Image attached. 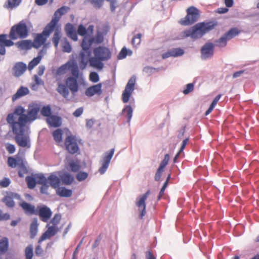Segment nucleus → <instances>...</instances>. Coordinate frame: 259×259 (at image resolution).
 I'll use <instances>...</instances> for the list:
<instances>
[{
  "instance_id": "1",
  "label": "nucleus",
  "mask_w": 259,
  "mask_h": 259,
  "mask_svg": "<svg viewBox=\"0 0 259 259\" xmlns=\"http://www.w3.org/2000/svg\"><path fill=\"white\" fill-rule=\"evenodd\" d=\"M79 76V69L78 70L73 69L71 75L65 79V83H58L57 92L67 101H75V96L79 90V84L77 81Z\"/></svg>"
},
{
  "instance_id": "2",
  "label": "nucleus",
  "mask_w": 259,
  "mask_h": 259,
  "mask_svg": "<svg viewBox=\"0 0 259 259\" xmlns=\"http://www.w3.org/2000/svg\"><path fill=\"white\" fill-rule=\"evenodd\" d=\"M217 24L214 21L198 23L190 29L185 30L183 32L184 36L190 37L193 39L201 38L206 33L214 29Z\"/></svg>"
},
{
  "instance_id": "3",
  "label": "nucleus",
  "mask_w": 259,
  "mask_h": 259,
  "mask_svg": "<svg viewBox=\"0 0 259 259\" xmlns=\"http://www.w3.org/2000/svg\"><path fill=\"white\" fill-rule=\"evenodd\" d=\"M94 57L90 58V65L99 70H101L104 67L103 61H107L111 58V53L110 50L103 46H99L93 50Z\"/></svg>"
},
{
  "instance_id": "4",
  "label": "nucleus",
  "mask_w": 259,
  "mask_h": 259,
  "mask_svg": "<svg viewBox=\"0 0 259 259\" xmlns=\"http://www.w3.org/2000/svg\"><path fill=\"white\" fill-rule=\"evenodd\" d=\"M28 35V29L24 20L13 25L10 30L9 37L12 40L26 38Z\"/></svg>"
},
{
  "instance_id": "5",
  "label": "nucleus",
  "mask_w": 259,
  "mask_h": 259,
  "mask_svg": "<svg viewBox=\"0 0 259 259\" xmlns=\"http://www.w3.org/2000/svg\"><path fill=\"white\" fill-rule=\"evenodd\" d=\"M17 117L12 114H9L7 116V121L12 125L13 131L22 130L25 131V126L28 121H29V118L26 114H22L19 116L18 120L15 119Z\"/></svg>"
},
{
  "instance_id": "6",
  "label": "nucleus",
  "mask_w": 259,
  "mask_h": 259,
  "mask_svg": "<svg viewBox=\"0 0 259 259\" xmlns=\"http://www.w3.org/2000/svg\"><path fill=\"white\" fill-rule=\"evenodd\" d=\"M80 46L81 50L79 53L77 59L80 69L83 70L86 68L89 62L90 56L92 55V50L85 44L84 40L82 41Z\"/></svg>"
},
{
  "instance_id": "7",
  "label": "nucleus",
  "mask_w": 259,
  "mask_h": 259,
  "mask_svg": "<svg viewBox=\"0 0 259 259\" xmlns=\"http://www.w3.org/2000/svg\"><path fill=\"white\" fill-rule=\"evenodd\" d=\"M54 30V28L48 24L41 33L36 34L32 42L33 47L38 49L42 45H44L48 37Z\"/></svg>"
},
{
  "instance_id": "8",
  "label": "nucleus",
  "mask_w": 259,
  "mask_h": 259,
  "mask_svg": "<svg viewBox=\"0 0 259 259\" xmlns=\"http://www.w3.org/2000/svg\"><path fill=\"white\" fill-rule=\"evenodd\" d=\"M187 16L180 21V23L182 25H191L197 21L199 17L198 10L193 6L187 9Z\"/></svg>"
},
{
  "instance_id": "9",
  "label": "nucleus",
  "mask_w": 259,
  "mask_h": 259,
  "mask_svg": "<svg viewBox=\"0 0 259 259\" xmlns=\"http://www.w3.org/2000/svg\"><path fill=\"white\" fill-rule=\"evenodd\" d=\"M136 82V76L133 75L128 80L125 85V89L121 96L122 101L124 103H127L135 90V86Z\"/></svg>"
},
{
  "instance_id": "10",
  "label": "nucleus",
  "mask_w": 259,
  "mask_h": 259,
  "mask_svg": "<svg viewBox=\"0 0 259 259\" xmlns=\"http://www.w3.org/2000/svg\"><path fill=\"white\" fill-rule=\"evenodd\" d=\"M15 135V139L17 144L23 148H29L31 146L30 138L24 134L25 131H13Z\"/></svg>"
},
{
  "instance_id": "11",
  "label": "nucleus",
  "mask_w": 259,
  "mask_h": 259,
  "mask_svg": "<svg viewBox=\"0 0 259 259\" xmlns=\"http://www.w3.org/2000/svg\"><path fill=\"white\" fill-rule=\"evenodd\" d=\"M215 45L212 42H206L200 49L201 58L202 60L211 59L214 55Z\"/></svg>"
},
{
  "instance_id": "12",
  "label": "nucleus",
  "mask_w": 259,
  "mask_h": 259,
  "mask_svg": "<svg viewBox=\"0 0 259 259\" xmlns=\"http://www.w3.org/2000/svg\"><path fill=\"white\" fill-rule=\"evenodd\" d=\"M44 222H47L52 215V211L47 205L44 204L38 205L36 207V213Z\"/></svg>"
},
{
  "instance_id": "13",
  "label": "nucleus",
  "mask_w": 259,
  "mask_h": 259,
  "mask_svg": "<svg viewBox=\"0 0 259 259\" xmlns=\"http://www.w3.org/2000/svg\"><path fill=\"white\" fill-rule=\"evenodd\" d=\"M114 151V148H112L109 151H107L105 153L104 155L101 160L102 165L99 169V172L101 175H103L106 171L113 156Z\"/></svg>"
},
{
  "instance_id": "14",
  "label": "nucleus",
  "mask_w": 259,
  "mask_h": 259,
  "mask_svg": "<svg viewBox=\"0 0 259 259\" xmlns=\"http://www.w3.org/2000/svg\"><path fill=\"white\" fill-rule=\"evenodd\" d=\"M78 66L75 61H68L58 68L56 70V74L58 75H63L66 73L67 70H70L72 74L73 69L78 70Z\"/></svg>"
},
{
  "instance_id": "15",
  "label": "nucleus",
  "mask_w": 259,
  "mask_h": 259,
  "mask_svg": "<svg viewBox=\"0 0 259 259\" xmlns=\"http://www.w3.org/2000/svg\"><path fill=\"white\" fill-rule=\"evenodd\" d=\"M65 146L67 151L71 154L76 153L79 150L76 139L72 136H68L65 140Z\"/></svg>"
},
{
  "instance_id": "16",
  "label": "nucleus",
  "mask_w": 259,
  "mask_h": 259,
  "mask_svg": "<svg viewBox=\"0 0 259 259\" xmlns=\"http://www.w3.org/2000/svg\"><path fill=\"white\" fill-rule=\"evenodd\" d=\"M85 41V44L90 48L93 44L99 45L104 41V36L101 32L98 31L94 37L85 36L82 41Z\"/></svg>"
},
{
  "instance_id": "17",
  "label": "nucleus",
  "mask_w": 259,
  "mask_h": 259,
  "mask_svg": "<svg viewBox=\"0 0 259 259\" xmlns=\"http://www.w3.org/2000/svg\"><path fill=\"white\" fill-rule=\"evenodd\" d=\"M69 9L70 8L67 6H62L57 9L55 11L52 20L48 23V24L55 29L57 23L60 20V18L62 16L66 14Z\"/></svg>"
},
{
  "instance_id": "18",
  "label": "nucleus",
  "mask_w": 259,
  "mask_h": 259,
  "mask_svg": "<svg viewBox=\"0 0 259 259\" xmlns=\"http://www.w3.org/2000/svg\"><path fill=\"white\" fill-rule=\"evenodd\" d=\"M14 199L22 200L21 196L18 193L9 192L7 193V195L3 198L2 202L9 208H13L15 203Z\"/></svg>"
},
{
  "instance_id": "19",
  "label": "nucleus",
  "mask_w": 259,
  "mask_h": 259,
  "mask_svg": "<svg viewBox=\"0 0 259 259\" xmlns=\"http://www.w3.org/2000/svg\"><path fill=\"white\" fill-rule=\"evenodd\" d=\"M150 193V190H148L144 194H143L139 200L136 202V205L138 207L139 212V218L142 219L146 213V203L145 201Z\"/></svg>"
},
{
  "instance_id": "20",
  "label": "nucleus",
  "mask_w": 259,
  "mask_h": 259,
  "mask_svg": "<svg viewBox=\"0 0 259 259\" xmlns=\"http://www.w3.org/2000/svg\"><path fill=\"white\" fill-rule=\"evenodd\" d=\"M27 66L23 62H16L13 66L12 71V74L15 77H19L26 71Z\"/></svg>"
},
{
  "instance_id": "21",
  "label": "nucleus",
  "mask_w": 259,
  "mask_h": 259,
  "mask_svg": "<svg viewBox=\"0 0 259 259\" xmlns=\"http://www.w3.org/2000/svg\"><path fill=\"white\" fill-rule=\"evenodd\" d=\"M40 106L38 104L33 103L29 105L27 115L29 118V121H33L37 118Z\"/></svg>"
},
{
  "instance_id": "22",
  "label": "nucleus",
  "mask_w": 259,
  "mask_h": 259,
  "mask_svg": "<svg viewBox=\"0 0 259 259\" xmlns=\"http://www.w3.org/2000/svg\"><path fill=\"white\" fill-rule=\"evenodd\" d=\"M19 206L22 208L24 213L27 215H35L36 207L29 203L22 201L19 203Z\"/></svg>"
},
{
  "instance_id": "23",
  "label": "nucleus",
  "mask_w": 259,
  "mask_h": 259,
  "mask_svg": "<svg viewBox=\"0 0 259 259\" xmlns=\"http://www.w3.org/2000/svg\"><path fill=\"white\" fill-rule=\"evenodd\" d=\"M58 231V229L57 227H55L54 226H49L47 230L39 238L38 242L40 243L43 241L47 239L50 238V237L55 236L56 233Z\"/></svg>"
},
{
  "instance_id": "24",
  "label": "nucleus",
  "mask_w": 259,
  "mask_h": 259,
  "mask_svg": "<svg viewBox=\"0 0 259 259\" xmlns=\"http://www.w3.org/2000/svg\"><path fill=\"white\" fill-rule=\"evenodd\" d=\"M64 30L68 37L74 41L78 40L77 33L72 24L70 23H67L65 26Z\"/></svg>"
},
{
  "instance_id": "25",
  "label": "nucleus",
  "mask_w": 259,
  "mask_h": 259,
  "mask_svg": "<svg viewBox=\"0 0 259 259\" xmlns=\"http://www.w3.org/2000/svg\"><path fill=\"white\" fill-rule=\"evenodd\" d=\"M102 93L101 83H98L89 87L85 92V95L88 97H92L95 94L100 95Z\"/></svg>"
},
{
  "instance_id": "26",
  "label": "nucleus",
  "mask_w": 259,
  "mask_h": 259,
  "mask_svg": "<svg viewBox=\"0 0 259 259\" xmlns=\"http://www.w3.org/2000/svg\"><path fill=\"white\" fill-rule=\"evenodd\" d=\"M47 123L51 127H58L62 124V118L57 115H51L47 118Z\"/></svg>"
},
{
  "instance_id": "27",
  "label": "nucleus",
  "mask_w": 259,
  "mask_h": 259,
  "mask_svg": "<svg viewBox=\"0 0 259 259\" xmlns=\"http://www.w3.org/2000/svg\"><path fill=\"white\" fill-rule=\"evenodd\" d=\"M29 90L27 87L21 86L16 93L13 95L12 100L13 102H15L17 100L29 94Z\"/></svg>"
},
{
  "instance_id": "28",
  "label": "nucleus",
  "mask_w": 259,
  "mask_h": 259,
  "mask_svg": "<svg viewBox=\"0 0 259 259\" xmlns=\"http://www.w3.org/2000/svg\"><path fill=\"white\" fill-rule=\"evenodd\" d=\"M22 0H7L3 5L4 8L8 10H13L18 7Z\"/></svg>"
},
{
  "instance_id": "29",
  "label": "nucleus",
  "mask_w": 259,
  "mask_h": 259,
  "mask_svg": "<svg viewBox=\"0 0 259 259\" xmlns=\"http://www.w3.org/2000/svg\"><path fill=\"white\" fill-rule=\"evenodd\" d=\"M47 182L50 186L54 189L58 188L60 184V179L54 173L51 175L47 178Z\"/></svg>"
},
{
  "instance_id": "30",
  "label": "nucleus",
  "mask_w": 259,
  "mask_h": 259,
  "mask_svg": "<svg viewBox=\"0 0 259 259\" xmlns=\"http://www.w3.org/2000/svg\"><path fill=\"white\" fill-rule=\"evenodd\" d=\"M17 47L22 50H30L33 47V44L30 40H22L16 43Z\"/></svg>"
},
{
  "instance_id": "31",
  "label": "nucleus",
  "mask_w": 259,
  "mask_h": 259,
  "mask_svg": "<svg viewBox=\"0 0 259 259\" xmlns=\"http://www.w3.org/2000/svg\"><path fill=\"white\" fill-rule=\"evenodd\" d=\"M38 224L37 223V219H33L30 226V234L31 238H34L37 235L38 232Z\"/></svg>"
},
{
  "instance_id": "32",
  "label": "nucleus",
  "mask_w": 259,
  "mask_h": 259,
  "mask_svg": "<svg viewBox=\"0 0 259 259\" xmlns=\"http://www.w3.org/2000/svg\"><path fill=\"white\" fill-rule=\"evenodd\" d=\"M56 194L60 197H69L72 194V191L70 189L65 187H58L56 190Z\"/></svg>"
},
{
  "instance_id": "33",
  "label": "nucleus",
  "mask_w": 259,
  "mask_h": 259,
  "mask_svg": "<svg viewBox=\"0 0 259 259\" xmlns=\"http://www.w3.org/2000/svg\"><path fill=\"white\" fill-rule=\"evenodd\" d=\"M9 240L7 237H3L0 240V255L6 253L9 249Z\"/></svg>"
},
{
  "instance_id": "34",
  "label": "nucleus",
  "mask_w": 259,
  "mask_h": 259,
  "mask_svg": "<svg viewBox=\"0 0 259 259\" xmlns=\"http://www.w3.org/2000/svg\"><path fill=\"white\" fill-rule=\"evenodd\" d=\"M133 109L131 105H125L122 110V114L127 117V122L130 123L133 116Z\"/></svg>"
},
{
  "instance_id": "35",
  "label": "nucleus",
  "mask_w": 259,
  "mask_h": 259,
  "mask_svg": "<svg viewBox=\"0 0 259 259\" xmlns=\"http://www.w3.org/2000/svg\"><path fill=\"white\" fill-rule=\"evenodd\" d=\"M240 33V31L236 27L231 28L228 32L224 34L225 37L228 40L235 37Z\"/></svg>"
},
{
  "instance_id": "36",
  "label": "nucleus",
  "mask_w": 259,
  "mask_h": 259,
  "mask_svg": "<svg viewBox=\"0 0 259 259\" xmlns=\"http://www.w3.org/2000/svg\"><path fill=\"white\" fill-rule=\"evenodd\" d=\"M54 33L52 37V42L56 48L58 47L59 41L61 38V31L58 29H54Z\"/></svg>"
},
{
  "instance_id": "37",
  "label": "nucleus",
  "mask_w": 259,
  "mask_h": 259,
  "mask_svg": "<svg viewBox=\"0 0 259 259\" xmlns=\"http://www.w3.org/2000/svg\"><path fill=\"white\" fill-rule=\"evenodd\" d=\"M61 180L63 184L68 185L72 183L74 178L70 174L65 173L61 176Z\"/></svg>"
},
{
  "instance_id": "38",
  "label": "nucleus",
  "mask_w": 259,
  "mask_h": 259,
  "mask_svg": "<svg viewBox=\"0 0 259 259\" xmlns=\"http://www.w3.org/2000/svg\"><path fill=\"white\" fill-rule=\"evenodd\" d=\"M21 160L22 159L18 156H17L16 158L9 157L8 159V164L10 167L15 168L19 165Z\"/></svg>"
},
{
  "instance_id": "39",
  "label": "nucleus",
  "mask_w": 259,
  "mask_h": 259,
  "mask_svg": "<svg viewBox=\"0 0 259 259\" xmlns=\"http://www.w3.org/2000/svg\"><path fill=\"white\" fill-rule=\"evenodd\" d=\"M27 186L29 189H33L37 184L35 177L32 176H27L25 178Z\"/></svg>"
},
{
  "instance_id": "40",
  "label": "nucleus",
  "mask_w": 259,
  "mask_h": 259,
  "mask_svg": "<svg viewBox=\"0 0 259 259\" xmlns=\"http://www.w3.org/2000/svg\"><path fill=\"white\" fill-rule=\"evenodd\" d=\"M228 41V40L224 34L219 39L214 40V45L219 47H225L227 45Z\"/></svg>"
},
{
  "instance_id": "41",
  "label": "nucleus",
  "mask_w": 259,
  "mask_h": 259,
  "mask_svg": "<svg viewBox=\"0 0 259 259\" xmlns=\"http://www.w3.org/2000/svg\"><path fill=\"white\" fill-rule=\"evenodd\" d=\"M33 250L32 244H29L25 248L24 252L26 259H32L33 255Z\"/></svg>"
},
{
  "instance_id": "42",
  "label": "nucleus",
  "mask_w": 259,
  "mask_h": 259,
  "mask_svg": "<svg viewBox=\"0 0 259 259\" xmlns=\"http://www.w3.org/2000/svg\"><path fill=\"white\" fill-rule=\"evenodd\" d=\"M41 114L42 116L48 118L52 114V109L50 105L44 106L40 110Z\"/></svg>"
},
{
  "instance_id": "43",
  "label": "nucleus",
  "mask_w": 259,
  "mask_h": 259,
  "mask_svg": "<svg viewBox=\"0 0 259 259\" xmlns=\"http://www.w3.org/2000/svg\"><path fill=\"white\" fill-rule=\"evenodd\" d=\"M63 133L61 129L58 128L53 133V136L55 141L57 142H60L62 140Z\"/></svg>"
},
{
  "instance_id": "44",
  "label": "nucleus",
  "mask_w": 259,
  "mask_h": 259,
  "mask_svg": "<svg viewBox=\"0 0 259 259\" xmlns=\"http://www.w3.org/2000/svg\"><path fill=\"white\" fill-rule=\"evenodd\" d=\"M171 57H177L182 56L184 54V51L181 48H172L170 49Z\"/></svg>"
},
{
  "instance_id": "45",
  "label": "nucleus",
  "mask_w": 259,
  "mask_h": 259,
  "mask_svg": "<svg viewBox=\"0 0 259 259\" xmlns=\"http://www.w3.org/2000/svg\"><path fill=\"white\" fill-rule=\"evenodd\" d=\"M104 0H85L84 3L92 4L95 8L100 9L102 6Z\"/></svg>"
},
{
  "instance_id": "46",
  "label": "nucleus",
  "mask_w": 259,
  "mask_h": 259,
  "mask_svg": "<svg viewBox=\"0 0 259 259\" xmlns=\"http://www.w3.org/2000/svg\"><path fill=\"white\" fill-rule=\"evenodd\" d=\"M68 165L72 172H77L80 168L79 163L77 161H74V160L70 161Z\"/></svg>"
},
{
  "instance_id": "47",
  "label": "nucleus",
  "mask_w": 259,
  "mask_h": 259,
  "mask_svg": "<svg viewBox=\"0 0 259 259\" xmlns=\"http://www.w3.org/2000/svg\"><path fill=\"white\" fill-rule=\"evenodd\" d=\"M36 183L38 184L42 185L47 183V178L44 176L43 174H37L35 176Z\"/></svg>"
},
{
  "instance_id": "48",
  "label": "nucleus",
  "mask_w": 259,
  "mask_h": 259,
  "mask_svg": "<svg viewBox=\"0 0 259 259\" xmlns=\"http://www.w3.org/2000/svg\"><path fill=\"white\" fill-rule=\"evenodd\" d=\"M18 166L20 168V169L18 171V176L20 178H23L24 177V174L27 172V170L22 159L20 161V163H19Z\"/></svg>"
},
{
  "instance_id": "49",
  "label": "nucleus",
  "mask_w": 259,
  "mask_h": 259,
  "mask_svg": "<svg viewBox=\"0 0 259 259\" xmlns=\"http://www.w3.org/2000/svg\"><path fill=\"white\" fill-rule=\"evenodd\" d=\"M76 33L79 35L83 36V37L85 36H89L88 34V30L82 24L78 25Z\"/></svg>"
},
{
  "instance_id": "50",
  "label": "nucleus",
  "mask_w": 259,
  "mask_h": 259,
  "mask_svg": "<svg viewBox=\"0 0 259 259\" xmlns=\"http://www.w3.org/2000/svg\"><path fill=\"white\" fill-rule=\"evenodd\" d=\"M39 59V58L35 57L29 62L27 67L29 70H31L39 63L40 61Z\"/></svg>"
},
{
  "instance_id": "51",
  "label": "nucleus",
  "mask_w": 259,
  "mask_h": 259,
  "mask_svg": "<svg viewBox=\"0 0 259 259\" xmlns=\"http://www.w3.org/2000/svg\"><path fill=\"white\" fill-rule=\"evenodd\" d=\"M62 50L64 52L69 53L72 51L71 46L67 39H65L62 46Z\"/></svg>"
},
{
  "instance_id": "52",
  "label": "nucleus",
  "mask_w": 259,
  "mask_h": 259,
  "mask_svg": "<svg viewBox=\"0 0 259 259\" xmlns=\"http://www.w3.org/2000/svg\"><path fill=\"white\" fill-rule=\"evenodd\" d=\"M88 177V174L84 171H79L76 176V178L79 182H82Z\"/></svg>"
},
{
  "instance_id": "53",
  "label": "nucleus",
  "mask_w": 259,
  "mask_h": 259,
  "mask_svg": "<svg viewBox=\"0 0 259 259\" xmlns=\"http://www.w3.org/2000/svg\"><path fill=\"white\" fill-rule=\"evenodd\" d=\"M25 110L24 108L21 106H19L17 107L14 111L13 115H15V117H16V116H20L22 114H25Z\"/></svg>"
},
{
  "instance_id": "54",
  "label": "nucleus",
  "mask_w": 259,
  "mask_h": 259,
  "mask_svg": "<svg viewBox=\"0 0 259 259\" xmlns=\"http://www.w3.org/2000/svg\"><path fill=\"white\" fill-rule=\"evenodd\" d=\"M110 3V9L111 12L114 13L115 9L118 7V4L117 0H106Z\"/></svg>"
},
{
  "instance_id": "55",
  "label": "nucleus",
  "mask_w": 259,
  "mask_h": 259,
  "mask_svg": "<svg viewBox=\"0 0 259 259\" xmlns=\"http://www.w3.org/2000/svg\"><path fill=\"white\" fill-rule=\"evenodd\" d=\"M194 85L193 83H188L186 86V88L183 91V93L184 95H188L191 92H192L194 90Z\"/></svg>"
},
{
  "instance_id": "56",
  "label": "nucleus",
  "mask_w": 259,
  "mask_h": 259,
  "mask_svg": "<svg viewBox=\"0 0 259 259\" xmlns=\"http://www.w3.org/2000/svg\"><path fill=\"white\" fill-rule=\"evenodd\" d=\"M89 77L90 80L94 83L97 82L99 80V76L96 72H91Z\"/></svg>"
},
{
  "instance_id": "57",
  "label": "nucleus",
  "mask_w": 259,
  "mask_h": 259,
  "mask_svg": "<svg viewBox=\"0 0 259 259\" xmlns=\"http://www.w3.org/2000/svg\"><path fill=\"white\" fill-rule=\"evenodd\" d=\"M141 37L142 34L141 33H138L136 36H134L132 41L133 45L134 46L139 45L141 41Z\"/></svg>"
},
{
  "instance_id": "58",
  "label": "nucleus",
  "mask_w": 259,
  "mask_h": 259,
  "mask_svg": "<svg viewBox=\"0 0 259 259\" xmlns=\"http://www.w3.org/2000/svg\"><path fill=\"white\" fill-rule=\"evenodd\" d=\"M169 157L168 154H165L164 156V159L160 162L159 168L164 170V167L168 164V162L169 161Z\"/></svg>"
},
{
  "instance_id": "59",
  "label": "nucleus",
  "mask_w": 259,
  "mask_h": 259,
  "mask_svg": "<svg viewBox=\"0 0 259 259\" xmlns=\"http://www.w3.org/2000/svg\"><path fill=\"white\" fill-rule=\"evenodd\" d=\"M127 49H126V48L125 47L122 48L117 56L118 59H123L126 58V57L127 56Z\"/></svg>"
},
{
  "instance_id": "60",
  "label": "nucleus",
  "mask_w": 259,
  "mask_h": 259,
  "mask_svg": "<svg viewBox=\"0 0 259 259\" xmlns=\"http://www.w3.org/2000/svg\"><path fill=\"white\" fill-rule=\"evenodd\" d=\"M61 217L59 214H55L51 221V223L53 224V226L56 227L60 221Z\"/></svg>"
},
{
  "instance_id": "61",
  "label": "nucleus",
  "mask_w": 259,
  "mask_h": 259,
  "mask_svg": "<svg viewBox=\"0 0 259 259\" xmlns=\"http://www.w3.org/2000/svg\"><path fill=\"white\" fill-rule=\"evenodd\" d=\"M11 183V180L8 178H4L0 180V186L3 188H6L9 186Z\"/></svg>"
},
{
  "instance_id": "62",
  "label": "nucleus",
  "mask_w": 259,
  "mask_h": 259,
  "mask_svg": "<svg viewBox=\"0 0 259 259\" xmlns=\"http://www.w3.org/2000/svg\"><path fill=\"white\" fill-rule=\"evenodd\" d=\"M41 186L40 188V192L41 194H46V195H49V193L48 192V189L49 187V186L47 183H46L45 184L41 185Z\"/></svg>"
},
{
  "instance_id": "63",
  "label": "nucleus",
  "mask_w": 259,
  "mask_h": 259,
  "mask_svg": "<svg viewBox=\"0 0 259 259\" xmlns=\"http://www.w3.org/2000/svg\"><path fill=\"white\" fill-rule=\"evenodd\" d=\"M35 254L38 256H42L44 253V250L40 245H37L35 248Z\"/></svg>"
},
{
  "instance_id": "64",
  "label": "nucleus",
  "mask_w": 259,
  "mask_h": 259,
  "mask_svg": "<svg viewBox=\"0 0 259 259\" xmlns=\"http://www.w3.org/2000/svg\"><path fill=\"white\" fill-rule=\"evenodd\" d=\"M6 149L10 154H13L15 151V147L14 145L8 143L6 144Z\"/></svg>"
}]
</instances>
